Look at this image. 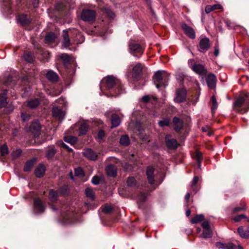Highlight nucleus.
Here are the masks:
<instances>
[{"instance_id": "f257e3e1", "label": "nucleus", "mask_w": 249, "mask_h": 249, "mask_svg": "<svg viewBox=\"0 0 249 249\" xmlns=\"http://www.w3.org/2000/svg\"><path fill=\"white\" fill-rule=\"evenodd\" d=\"M168 76V73L164 71H158L154 73L153 80L157 89L167 86Z\"/></svg>"}, {"instance_id": "f03ea898", "label": "nucleus", "mask_w": 249, "mask_h": 249, "mask_svg": "<svg viewBox=\"0 0 249 249\" xmlns=\"http://www.w3.org/2000/svg\"><path fill=\"white\" fill-rule=\"evenodd\" d=\"M234 107L241 113L248 111L249 109V94L246 93L238 98L234 103Z\"/></svg>"}, {"instance_id": "7ed1b4c3", "label": "nucleus", "mask_w": 249, "mask_h": 249, "mask_svg": "<svg viewBox=\"0 0 249 249\" xmlns=\"http://www.w3.org/2000/svg\"><path fill=\"white\" fill-rule=\"evenodd\" d=\"M96 16L95 11L89 9H84L81 13V18L85 21L93 20Z\"/></svg>"}, {"instance_id": "20e7f679", "label": "nucleus", "mask_w": 249, "mask_h": 249, "mask_svg": "<svg viewBox=\"0 0 249 249\" xmlns=\"http://www.w3.org/2000/svg\"><path fill=\"white\" fill-rule=\"evenodd\" d=\"M201 225L203 230V232L200 237L203 238L211 237L213 235V232L211 229L208 221H204L202 223Z\"/></svg>"}, {"instance_id": "39448f33", "label": "nucleus", "mask_w": 249, "mask_h": 249, "mask_svg": "<svg viewBox=\"0 0 249 249\" xmlns=\"http://www.w3.org/2000/svg\"><path fill=\"white\" fill-rule=\"evenodd\" d=\"M186 91L184 89H178L176 91V97L174 101L178 103L183 102L186 97Z\"/></svg>"}, {"instance_id": "423d86ee", "label": "nucleus", "mask_w": 249, "mask_h": 249, "mask_svg": "<svg viewBox=\"0 0 249 249\" xmlns=\"http://www.w3.org/2000/svg\"><path fill=\"white\" fill-rule=\"evenodd\" d=\"M200 50L201 52H206L210 47V40L208 38L205 37L200 39L199 41Z\"/></svg>"}, {"instance_id": "0eeeda50", "label": "nucleus", "mask_w": 249, "mask_h": 249, "mask_svg": "<svg viewBox=\"0 0 249 249\" xmlns=\"http://www.w3.org/2000/svg\"><path fill=\"white\" fill-rule=\"evenodd\" d=\"M41 130V125L39 122L34 121L32 122L30 127V131L35 136H37L39 135Z\"/></svg>"}, {"instance_id": "6e6552de", "label": "nucleus", "mask_w": 249, "mask_h": 249, "mask_svg": "<svg viewBox=\"0 0 249 249\" xmlns=\"http://www.w3.org/2000/svg\"><path fill=\"white\" fill-rule=\"evenodd\" d=\"M129 48L132 53H138L142 55L143 52V48L138 43H129Z\"/></svg>"}, {"instance_id": "1a4fd4ad", "label": "nucleus", "mask_w": 249, "mask_h": 249, "mask_svg": "<svg viewBox=\"0 0 249 249\" xmlns=\"http://www.w3.org/2000/svg\"><path fill=\"white\" fill-rule=\"evenodd\" d=\"M170 135L165 137V143L167 147L171 149H176L178 146V143L175 139L171 138Z\"/></svg>"}, {"instance_id": "9d476101", "label": "nucleus", "mask_w": 249, "mask_h": 249, "mask_svg": "<svg viewBox=\"0 0 249 249\" xmlns=\"http://www.w3.org/2000/svg\"><path fill=\"white\" fill-rule=\"evenodd\" d=\"M181 28L185 34L190 38L194 39L196 37V34L194 30L191 27L184 23L181 25Z\"/></svg>"}, {"instance_id": "9b49d317", "label": "nucleus", "mask_w": 249, "mask_h": 249, "mask_svg": "<svg viewBox=\"0 0 249 249\" xmlns=\"http://www.w3.org/2000/svg\"><path fill=\"white\" fill-rule=\"evenodd\" d=\"M216 81V76L213 73L209 74L206 78L207 85L209 88L212 89L215 88Z\"/></svg>"}, {"instance_id": "f8f14e48", "label": "nucleus", "mask_w": 249, "mask_h": 249, "mask_svg": "<svg viewBox=\"0 0 249 249\" xmlns=\"http://www.w3.org/2000/svg\"><path fill=\"white\" fill-rule=\"evenodd\" d=\"M53 115L58 120H62L65 117V113L57 107H53Z\"/></svg>"}, {"instance_id": "ddd939ff", "label": "nucleus", "mask_w": 249, "mask_h": 249, "mask_svg": "<svg viewBox=\"0 0 249 249\" xmlns=\"http://www.w3.org/2000/svg\"><path fill=\"white\" fill-rule=\"evenodd\" d=\"M83 154L85 157L90 160H96L97 158V153L90 148L84 149Z\"/></svg>"}, {"instance_id": "4468645a", "label": "nucleus", "mask_w": 249, "mask_h": 249, "mask_svg": "<svg viewBox=\"0 0 249 249\" xmlns=\"http://www.w3.org/2000/svg\"><path fill=\"white\" fill-rule=\"evenodd\" d=\"M142 70V64L140 63L136 64L132 70V77L134 79H137L141 75Z\"/></svg>"}, {"instance_id": "2eb2a0df", "label": "nucleus", "mask_w": 249, "mask_h": 249, "mask_svg": "<svg viewBox=\"0 0 249 249\" xmlns=\"http://www.w3.org/2000/svg\"><path fill=\"white\" fill-rule=\"evenodd\" d=\"M34 207L35 210L39 213H43L45 208V205L42 204L41 200L38 198L34 200Z\"/></svg>"}, {"instance_id": "dca6fc26", "label": "nucleus", "mask_w": 249, "mask_h": 249, "mask_svg": "<svg viewBox=\"0 0 249 249\" xmlns=\"http://www.w3.org/2000/svg\"><path fill=\"white\" fill-rule=\"evenodd\" d=\"M105 80L107 89H111L114 85L117 84V80L113 76H108L105 78Z\"/></svg>"}, {"instance_id": "f3484780", "label": "nucleus", "mask_w": 249, "mask_h": 249, "mask_svg": "<svg viewBox=\"0 0 249 249\" xmlns=\"http://www.w3.org/2000/svg\"><path fill=\"white\" fill-rule=\"evenodd\" d=\"M174 128L176 132H179L183 126V122L178 118L175 117L173 119Z\"/></svg>"}, {"instance_id": "a211bd4d", "label": "nucleus", "mask_w": 249, "mask_h": 249, "mask_svg": "<svg viewBox=\"0 0 249 249\" xmlns=\"http://www.w3.org/2000/svg\"><path fill=\"white\" fill-rule=\"evenodd\" d=\"M191 69L198 74L206 73V70L203 65L199 64H195L192 65Z\"/></svg>"}, {"instance_id": "6ab92c4d", "label": "nucleus", "mask_w": 249, "mask_h": 249, "mask_svg": "<svg viewBox=\"0 0 249 249\" xmlns=\"http://www.w3.org/2000/svg\"><path fill=\"white\" fill-rule=\"evenodd\" d=\"M71 44L70 39L68 33V31L64 30L63 31L62 46L65 48H68Z\"/></svg>"}, {"instance_id": "aec40b11", "label": "nucleus", "mask_w": 249, "mask_h": 249, "mask_svg": "<svg viewBox=\"0 0 249 249\" xmlns=\"http://www.w3.org/2000/svg\"><path fill=\"white\" fill-rule=\"evenodd\" d=\"M154 169L152 167H148L146 170L147 179L150 184H153L154 182Z\"/></svg>"}, {"instance_id": "412c9836", "label": "nucleus", "mask_w": 249, "mask_h": 249, "mask_svg": "<svg viewBox=\"0 0 249 249\" xmlns=\"http://www.w3.org/2000/svg\"><path fill=\"white\" fill-rule=\"evenodd\" d=\"M106 171L107 176L109 177H114L117 174V169L114 165H108L106 169Z\"/></svg>"}, {"instance_id": "4be33fe9", "label": "nucleus", "mask_w": 249, "mask_h": 249, "mask_svg": "<svg viewBox=\"0 0 249 249\" xmlns=\"http://www.w3.org/2000/svg\"><path fill=\"white\" fill-rule=\"evenodd\" d=\"M45 172V167L44 165L39 164L35 169V174L38 178L42 177Z\"/></svg>"}, {"instance_id": "5701e85b", "label": "nucleus", "mask_w": 249, "mask_h": 249, "mask_svg": "<svg viewBox=\"0 0 249 249\" xmlns=\"http://www.w3.org/2000/svg\"><path fill=\"white\" fill-rule=\"evenodd\" d=\"M47 79L52 82H56L58 79L57 74L53 71H49L46 73Z\"/></svg>"}, {"instance_id": "b1692460", "label": "nucleus", "mask_w": 249, "mask_h": 249, "mask_svg": "<svg viewBox=\"0 0 249 249\" xmlns=\"http://www.w3.org/2000/svg\"><path fill=\"white\" fill-rule=\"evenodd\" d=\"M18 22L22 25H25L31 22V19L26 15H21L18 18Z\"/></svg>"}, {"instance_id": "393cba45", "label": "nucleus", "mask_w": 249, "mask_h": 249, "mask_svg": "<svg viewBox=\"0 0 249 249\" xmlns=\"http://www.w3.org/2000/svg\"><path fill=\"white\" fill-rule=\"evenodd\" d=\"M238 232L240 236L244 238H249V228L243 229L242 227L238 228Z\"/></svg>"}, {"instance_id": "a878e982", "label": "nucleus", "mask_w": 249, "mask_h": 249, "mask_svg": "<svg viewBox=\"0 0 249 249\" xmlns=\"http://www.w3.org/2000/svg\"><path fill=\"white\" fill-rule=\"evenodd\" d=\"M222 5L220 4H216L213 5H207L205 7V11L206 13H209L215 9H222Z\"/></svg>"}, {"instance_id": "bb28decb", "label": "nucleus", "mask_w": 249, "mask_h": 249, "mask_svg": "<svg viewBox=\"0 0 249 249\" xmlns=\"http://www.w3.org/2000/svg\"><path fill=\"white\" fill-rule=\"evenodd\" d=\"M56 153V149L53 145L49 146L46 151V157L48 159L52 158Z\"/></svg>"}, {"instance_id": "cd10ccee", "label": "nucleus", "mask_w": 249, "mask_h": 249, "mask_svg": "<svg viewBox=\"0 0 249 249\" xmlns=\"http://www.w3.org/2000/svg\"><path fill=\"white\" fill-rule=\"evenodd\" d=\"M120 119L119 116L116 114H113L111 116V128L118 126L120 124Z\"/></svg>"}, {"instance_id": "c85d7f7f", "label": "nucleus", "mask_w": 249, "mask_h": 249, "mask_svg": "<svg viewBox=\"0 0 249 249\" xmlns=\"http://www.w3.org/2000/svg\"><path fill=\"white\" fill-rule=\"evenodd\" d=\"M39 103L40 101L38 99H32L28 102L27 106L30 108H34L38 106Z\"/></svg>"}, {"instance_id": "c756f323", "label": "nucleus", "mask_w": 249, "mask_h": 249, "mask_svg": "<svg viewBox=\"0 0 249 249\" xmlns=\"http://www.w3.org/2000/svg\"><path fill=\"white\" fill-rule=\"evenodd\" d=\"M35 162V159L30 160L27 161L24 167V171L25 172H28L31 171V169L32 168L34 165Z\"/></svg>"}, {"instance_id": "7c9ffc66", "label": "nucleus", "mask_w": 249, "mask_h": 249, "mask_svg": "<svg viewBox=\"0 0 249 249\" xmlns=\"http://www.w3.org/2000/svg\"><path fill=\"white\" fill-rule=\"evenodd\" d=\"M6 98V93L5 92L0 94V108L4 107L7 104Z\"/></svg>"}, {"instance_id": "2f4dec72", "label": "nucleus", "mask_w": 249, "mask_h": 249, "mask_svg": "<svg viewBox=\"0 0 249 249\" xmlns=\"http://www.w3.org/2000/svg\"><path fill=\"white\" fill-rule=\"evenodd\" d=\"M56 38V36L53 33L51 32L48 33L46 37L45 40L47 43H52L53 42Z\"/></svg>"}, {"instance_id": "473e14b6", "label": "nucleus", "mask_w": 249, "mask_h": 249, "mask_svg": "<svg viewBox=\"0 0 249 249\" xmlns=\"http://www.w3.org/2000/svg\"><path fill=\"white\" fill-rule=\"evenodd\" d=\"M58 196V192L51 190L49 192V198L52 201H55Z\"/></svg>"}, {"instance_id": "72a5a7b5", "label": "nucleus", "mask_w": 249, "mask_h": 249, "mask_svg": "<svg viewBox=\"0 0 249 249\" xmlns=\"http://www.w3.org/2000/svg\"><path fill=\"white\" fill-rule=\"evenodd\" d=\"M120 142L122 145L127 146L129 144V139L127 135L122 136L120 140Z\"/></svg>"}, {"instance_id": "f704fd0d", "label": "nucleus", "mask_w": 249, "mask_h": 249, "mask_svg": "<svg viewBox=\"0 0 249 249\" xmlns=\"http://www.w3.org/2000/svg\"><path fill=\"white\" fill-rule=\"evenodd\" d=\"M211 101L212 104V106L211 107L212 111L213 113L215 112L216 109L218 107V103L216 101V98L214 96H213L211 98Z\"/></svg>"}, {"instance_id": "c9c22d12", "label": "nucleus", "mask_w": 249, "mask_h": 249, "mask_svg": "<svg viewBox=\"0 0 249 249\" xmlns=\"http://www.w3.org/2000/svg\"><path fill=\"white\" fill-rule=\"evenodd\" d=\"M198 180V178L196 176L195 177L193 178L191 186V189L196 193L198 191V189L197 188V186H196V184L197 183Z\"/></svg>"}, {"instance_id": "e433bc0d", "label": "nucleus", "mask_w": 249, "mask_h": 249, "mask_svg": "<svg viewBox=\"0 0 249 249\" xmlns=\"http://www.w3.org/2000/svg\"><path fill=\"white\" fill-rule=\"evenodd\" d=\"M89 129L88 125L85 124L83 123L81 124L80 127L79 128V133L81 135H84L86 133L88 130Z\"/></svg>"}, {"instance_id": "4c0bfd02", "label": "nucleus", "mask_w": 249, "mask_h": 249, "mask_svg": "<svg viewBox=\"0 0 249 249\" xmlns=\"http://www.w3.org/2000/svg\"><path fill=\"white\" fill-rule=\"evenodd\" d=\"M64 140L66 142L73 144L76 142L77 138L73 136H66L64 137Z\"/></svg>"}, {"instance_id": "58836bf2", "label": "nucleus", "mask_w": 249, "mask_h": 249, "mask_svg": "<svg viewBox=\"0 0 249 249\" xmlns=\"http://www.w3.org/2000/svg\"><path fill=\"white\" fill-rule=\"evenodd\" d=\"M85 194L86 196L90 199L93 200L94 199V194L93 191L89 188L85 189Z\"/></svg>"}, {"instance_id": "ea45409f", "label": "nucleus", "mask_w": 249, "mask_h": 249, "mask_svg": "<svg viewBox=\"0 0 249 249\" xmlns=\"http://www.w3.org/2000/svg\"><path fill=\"white\" fill-rule=\"evenodd\" d=\"M170 122L169 119L164 118L159 122V124L160 127L168 126L170 124Z\"/></svg>"}, {"instance_id": "a19ab883", "label": "nucleus", "mask_w": 249, "mask_h": 249, "mask_svg": "<svg viewBox=\"0 0 249 249\" xmlns=\"http://www.w3.org/2000/svg\"><path fill=\"white\" fill-rule=\"evenodd\" d=\"M204 218V215L202 214L196 215L191 220V222L193 223H197L203 220Z\"/></svg>"}, {"instance_id": "79ce46f5", "label": "nucleus", "mask_w": 249, "mask_h": 249, "mask_svg": "<svg viewBox=\"0 0 249 249\" xmlns=\"http://www.w3.org/2000/svg\"><path fill=\"white\" fill-rule=\"evenodd\" d=\"M25 60L29 62L32 63L34 61V57L33 55L31 53H27L24 55Z\"/></svg>"}, {"instance_id": "37998d69", "label": "nucleus", "mask_w": 249, "mask_h": 249, "mask_svg": "<svg viewBox=\"0 0 249 249\" xmlns=\"http://www.w3.org/2000/svg\"><path fill=\"white\" fill-rule=\"evenodd\" d=\"M104 13L110 18H113L115 17L114 13L109 8H104Z\"/></svg>"}, {"instance_id": "c03bdc74", "label": "nucleus", "mask_w": 249, "mask_h": 249, "mask_svg": "<svg viewBox=\"0 0 249 249\" xmlns=\"http://www.w3.org/2000/svg\"><path fill=\"white\" fill-rule=\"evenodd\" d=\"M128 186L133 187L136 185V180L134 177H129L127 179Z\"/></svg>"}, {"instance_id": "a18cd8bd", "label": "nucleus", "mask_w": 249, "mask_h": 249, "mask_svg": "<svg viewBox=\"0 0 249 249\" xmlns=\"http://www.w3.org/2000/svg\"><path fill=\"white\" fill-rule=\"evenodd\" d=\"M74 173L76 176L83 177L84 176V173L82 168L78 167L75 169Z\"/></svg>"}, {"instance_id": "49530a36", "label": "nucleus", "mask_w": 249, "mask_h": 249, "mask_svg": "<svg viewBox=\"0 0 249 249\" xmlns=\"http://www.w3.org/2000/svg\"><path fill=\"white\" fill-rule=\"evenodd\" d=\"M60 57L65 63H68L70 61V57L67 54L62 53L60 55Z\"/></svg>"}, {"instance_id": "de8ad7c7", "label": "nucleus", "mask_w": 249, "mask_h": 249, "mask_svg": "<svg viewBox=\"0 0 249 249\" xmlns=\"http://www.w3.org/2000/svg\"><path fill=\"white\" fill-rule=\"evenodd\" d=\"M1 155L4 156L8 153V149L6 144H3L0 147Z\"/></svg>"}, {"instance_id": "09e8293b", "label": "nucleus", "mask_w": 249, "mask_h": 249, "mask_svg": "<svg viewBox=\"0 0 249 249\" xmlns=\"http://www.w3.org/2000/svg\"><path fill=\"white\" fill-rule=\"evenodd\" d=\"M22 151L20 149H17L14 151L12 153V156L13 159L18 158L21 154Z\"/></svg>"}, {"instance_id": "8fccbe9b", "label": "nucleus", "mask_w": 249, "mask_h": 249, "mask_svg": "<svg viewBox=\"0 0 249 249\" xmlns=\"http://www.w3.org/2000/svg\"><path fill=\"white\" fill-rule=\"evenodd\" d=\"M112 210V207L109 205H106L103 208V212L105 213H109Z\"/></svg>"}, {"instance_id": "3c124183", "label": "nucleus", "mask_w": 249, "mask_h": 249, "mask_svg": "<svg viewBox=\"0 0 249 249\" xmlns=\"http://www.w3.org/2000/svg\"><path fill=\"white\" fill-rule=\"evenodd\" d=\"M21 117L23 121H28L30 120L31 115L29 114L26 113H22L21 114Z\"/></svg>"}, {"instance_id": "603ef678", "label": "nucleus", "mask_w": 249, "mask_h": 249, "mask_svg": "<svg viewBox=\"0 0 249 249\" xmlns=\"http://www.w3.org/2000/svg\"><path fill=\"white\" fill-rule=\"evenodd\" d=\"M57 144L62 147H64L65 148H66V149H68V151H72V149L71 148H70L65 143H64L62 141H58L57 142Z\"/></svg>"}, {"instance_id": "864d4df0", "label": "nucleus", "mask_w": 249, "mask_h": 249, "mask_svg": "<svg viewBox=\"0 0 249 249\" xmlns=\"http://www.w3.org/2000/svg\"><path fill=\"white\" fill-rule=\"evenodd\" d=\"M105 137V132L103 130H100L99 131L97 135V139L99 142H101V141L103 139V138Z\"/></svg>"}, {"instance_id": "5fc2aeb1", "label": "nucleus", "mask_w": 249, "mask_h": 249, "mask_svg": "<svg viewBox=\"0 0 249 249\" xmlns=\"http://www.w3.org/2000/svg\"><path fill=\"white\" fill-rule=\"evenodd\" d=\"M100 180V179L99 178L96 176H95L92 178L91 182L92 184L94 185H97L99 183Z\"/></svg>"}, {"instance_id": "6e6d98bb", "label": "nucleus", "mask_w": 249, "mask_h": 249, "mask_svg": "<svg viewBox=\"0 0 249 249\" xmlns=\"http://www.w3.org/2000/svg\"><path fill=\"white\" fill-rule=\"evenodd\" d=\"M246 217V216L245 215H244V214H240V215H239L238 216H235L233 218V220L235 222H238V221H240L242 218H245Z\"/></svg>"}, {"instance_id": "4d7b16f0", "label": "nucleus", "mask_w": 249, "mask_h": 249, "mask_svg": "<svg viewBox=\"0 0 249 249\" xmlns=\"http://www.w3.org/2000/svg\"><path fill=\"white\" fill-rule=\"evenodd\" d=\"M146 195L144 193H141L140 195L138 196V199L140 201H142L145 200L146 198Z\"/></svg>"}, {"instance_id": "13d9d810", "label": "nucleus", "mask_w": 249, "mask_h": 249, "mask_svg": "<svg viewBox=\"0 0 249 249\" xmlns=\"http://www.w3.org/2000/svg\"><path fill=\"white\" fill-rule=\"evenodd\" d=\"M196 158L198 162L199 166H200V162L202 160L201 155L200 154L197 153L196 155Z\"/></svg>"}, {"instance_id": "bf43d9fd", "label": "nucleus", "mask_w": 249, "mask_h": 249, "mask_svg": "<svg viewBox=\"0 0 249 249\" xmlns=\"http://www.w3.org/2000/svg\"><path fill=\"white\" fill-rule=\"evenodd\" d=\"M55 102L61 105H64L65 103V99L64 98L61 97L59 98L58 100H56Z\"/></svg>"}, {"instance_id": "052dcab7", "label": "nucleus", "mask_w": 249, "mask_h": 249, "mask_svg": "<svg viewBox=\"0 0 249 249\" xmlns=\"http://www.w3.org/2000/svg\"><path fill=\"white\" fill-rule=\"evenodd\" d=\"M224 248L225 249H235V246L232 243H230Z\"/></svg>"}, {"instance_id": "680f3d73", "label": "nucleus", "mask_w": 249, "mask_h": 249, "mask_svg": "<svg viewBox=\"0 0 249 249\" xmlns=\"http://www.w3.org/2000/svg\"><path fill=\"white\" fill-rule=\"evenodd\" d=\"M246 209L245 207H236L233 209V213H236L239 211H242Z\"/></svg>"}, {"instance_id": "e2e57ef3", "label": "nucleus", "mask_w": 249, "mask_h": 249, "mask_svg": "<svg viewBox=\"0 0 249 249\" xmlns=\"http://www.w3.org/2000/svg\"><path fill=\"white\" fill-rule=\"evenodd\" d=\"M219 51L218 47L215 46L214 48V54L215 56H217L219 55Z\"/></svg>"}, {"instance_id": "0e129e2a", "label": "nucleus", "mask_w": 249, "mask_h": 249, "mask_svg": "<svg viewBox=\"0 0 249 249\" xmlns=\"http://www.w3.org/2000/svg\"><path fill=\"white\" fill-rule=\"evenodd\" d=\"M64 188L65 190H62V188H61L60 189V193L62 195H65L67 193V187L66 186H64Z\"/></svg>"}, {"instance_id": "69168bd1", "label": "nucleus", "mask_w": 249, "mask_h": 249, "mask_svg": "<svg viewBox=\"0 0 249 249\" xmlns=\"http://www.w3.org/2000/svg\"><path fill=\"white\" fill-rule=\"evenodd\" d=\"M149 100V97L148 96H144L142 98V100L144 102H148Z\"/></svg>"}, {"instance_id": "338daca9", "label": "nucleus", "mask_w": 249, "mask_h": 249, "mask_svg": "<svg viewBox=\"0 0 249 249\" xmlns=\"http://www.w3.org/2000/svg\"><path fill=\"white\" fill-rule=\"evenodd\" d=\"M216 246L217 248H223V246H224L223 244H222V243H220V242H217L216 243ZM224 247H223L224 248Z\"/></svg>"}, {"instance_id": "774afa93", "label": "nucleus", "mask_w": 249, "mask_h": 249, "mask_svg": "<svg viewBox=\"0 0 249 249\" xmlns=\"http://www.w3.org/2000/svg\"><path fill=\"white\" fill-rule=\"evenodd\" d=\"M190 197V194L189 193H187L185 196V199L186 201H188Z\"/></svg>"}]
</instances>
